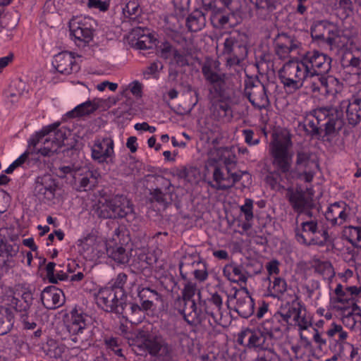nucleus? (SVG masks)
Segmentation results:
<instances>
[{
    "label": "nucleus",
    "instance_id": "4c0bfd02",
    "mask_svg": "<svg viewBox=\"0 0 361 361\" xmlns=\"http://www.w3.org/2000/svg\"><path fill=\"white\" fill-rule=\"evenodd\" d=\"M343 66L357 69V73L361 74V49H355L346 52L342 59Z\"/></svg>",
    "mask_w": 361,
    "mask_h": 361
},
{
    "label": "nucleus",
    "instance_id": "423d86ee",
    "mask_svg": "<svg viewBox=\"0 0 361 361\" xmlns=\"http://www.w3.org/2000/svg\"><path fill=\"white\" fill-rule=\"evenodd\" d=\"M99 216L104 219H123L133 222L137 215L133 204L124 195H116L106 201L99 211Z\"/></svg>",
    "mask_w": 361,
    "mask_h": 361
},
{
    "label": "nucleus",
    "instance_id": "72a5a7b5",
    "mask_svg": "<svg viewBox=\"0 0 361 361\" xmlns=\"http://www.w3.org/2000/svg\"><path fill=\"white\" fill-rule=\"evenodd\" d=\"M234 18L233 13H226L224 9L218 8L214 11L211 21L216 28H224L226 25L233 26L235 23L232 20Z\"/></svg>",
    "mask_w": 361,
    "mask_h": 361
},
{
    "label": "nucleus",
    "instance_id": "864d4df0",
    "mask_svg": "<svg viewBox=\"0 0 361 361\" xmlns=\"http://www.w3.org/2000/svg\"><path fill=\"white\" fill-rule=\"evenodd\" d=\"M90 177L87 175L80 179L78 190L87 191L92 190L95 186L97 183L96 177L93 176L92 171L90 172Z\"/></svg>",
    "mask_w": 361,
    "mask_h": 361
},
{
    "label": "nucleus",
    "instance_id": "8fccbe9b",
    "mask_svg": "<svg viewBox=\"0 0 361 361\" xmlns=\"http://www.w3.org/2000/svg\"><path fill=\"white\" fill-rule=\"evenodd\" d=\"M198 303L200 307V309L202 311L204 310V314H203L204 316L205 314H208L211 316L215 322H216V314H218L214 310V307L212 304H210V302L208 301L207 299L202 300L201 298V293L200 291H198Z\"/></svg>",
    "mask_w": 361,
    "mask_h": 361
},
{
    "label": "nucleus",
    "instance_id": "e2e57ef3",
    "mask_svg": "<svg viewBox=\"0 0 361 361\" xmlns=\"http://www.w3.org/2000/svg\"><path fill=\"white\" fill-rule=\"evenodd\" d=\"M229 268L231 269V271L233 274V276H237L238 279H236V282H243L246 283L247 280V277L243 274V268L240 266L237 265H229Z\"/></svg>",
    "mask_w": 361,
    "mask_h": 361
},
{
    "label": "nucleus",
    "instance_id": "13d9d810",
    "mask_svg": "<svg viewBox=\"0 0 361 361\" xmlns=\"http://www.w3.org/2000/svg\"><path fill=\"white\" fill-rule=\"evenodd\" d=\"M127 275L125 273H120L113 282L111 290L118 291V294L124 293L123 288L127 281Z\"/></svg>",
    "mask_w": 361,
    "mask_h": 361
},
{
    "label": "nucleus",
    "instance_id": "603ef678",
    "mask_svg": "<svg viewBox=\"0 0 361 361\" xmlns=\"http://www.w3.org/2000/svg\"><path fill=\"white\" fill-rule=\"evenodd\" d=\"M339 347L340 353L343 354V357L346 355V353H350V361H358L360 360L357 348H354L352 344L345 342L340 343Z\"/></svg>",
    "mask_w": 361,
    "mask_h": 361
},
{
    "label": "nucleus",
    "instance_id": "ddd939ff",
    "mask_svg": "<svg viewBox=\"0 0 361 361\" xmlns=\"http://www.w3.org/2000/svg\"><path fill=\"white\" fill-rule=\"evenodd\" d=\"M247 173L246 171H231V169H228L225 172L219 167L216 166L213 172V179L215 184H211V186L219 190H227L240 181L243 174Z\"/></svg>",
    "mask_w": 361,
    "mask_h": 361
},
{
    "label": "nucleus",
    "instance_id": "6ab92c4d",
    "mask_svg": "<svg viewBox=\"0 0 361 361\" xmlns=\"http://www.w3.org/2000/svg\"><path fill=\"white\" fill-rule=\"evenodd\" d=\"M40 300L44 307L48 310H55L62 306L65 302L63 291L54 286L46 287L41 293Z\"/></svg>",
    "mask_w": 361,
    "mask_h": 361
},
{
    "label": "nucleus",
    "instance_id": "49530a36",
    "mask_svg": "<svg viewBox=\"0 0 361 361\" xmlns=\"http://www.w3.org/2000/svg\"><path fill=\"white\" fill-rule=\"evenodd\" d=\"M149 194L151 195V201L157 202L164 209L166 208L167 206L170 204L169 200L168 198L169 195L164 193L159 188H157L152 190H150Z\"/></svg>",
    "mask_w": 361,
    "mask_h": 361
},
{
    "label": "nucleus",
    "instance_id": "dca6fc26",
    "mask_svg": "<svg viewBox=\"0 0 361 361\" xmlns=\"http://www.w3.org/2000/svg\"><path fill=\"white\" fill-rule=\"evenodd\" d=\"M287 197L294 211L299 214L306 209H312L314 207L312 194H307L302 189L288 190Z\"/></svg>",
    "mask_w": 361,
    "mask_h": 361
},
{
    "label": "nucleus",
    "instance_id": "c03bdc74",
    "mask_svg": "<svg viewBox=\"0 0 361 361\" xmlns=\"http://www.w3.org/2000/svg\"><path fill=\"white\" fill-rule=\"evenodd\" d=\"M256 361H280V356L269 345L261 349Z\"/></svg>",
    "mask_w": 361,
    "mask_h": 361
},
{
    "label": "nucleus",
    "instance_id": "9d476101",
    "mask_svg": "<svg viewBox=\"0 0 361 361\" xmlns=\"http://www.w3.org/2000/svg\"><path fill=\"white\" fill-rule=\"evenodd\" d=\"M92 159L99 164L115 163L114 142L111 137H97L91 147Z\"/></svg>",
    "mask_w": 361,
    "mask_h": 361
},
{
    "label": "nucleus",
    "instance_id": "2f4dec72",
    "mask_svg": "<svg viewBox=\"0 0 361 361\" xmlns=\"http://www.w3.org/2000/svg\"><path fill=\"white\" fill-rule=\"evenodd\" d=\"M118 291H114L109 288L99 289L96 299L97 303L101 306L105 311H111L114 300L117 297Z\"/></svg>",
    "mask_w": 361,
    "mask_h": 361
},
{
    "label": "nucleus",
    "instance_id": "c756f323",
    "mask_svg": "<svg viewBox=\"0 0 361 361\" xmlns=\"http://www.w3.org/2000/svg\"><path fill=\"white\" fill-rule=\"evenodd\" d=\"M334 109H336L341 112V129L343 128L344 121H343V111L345 110L346 117L348 122L350 125L353 126H355L357 123L361 121V110L355 108L353 110V106L350 104L348 103V101H342L339 105L333 106Z\"/></svg>",
    "mask_w": 361,
    "mask_h": 361
},
{
    "label": "nucleus",
    "instance_id": "5701e85b",
    "mask_svg": "<svg viewBox=\"0 0 361 361\" xmlns=\"http://www.w3.org/2000/svg\"><path fill=\"white\" fill-rule=\"evenodd\" d=\"M57 185L50 175L38 176L35 180V192L37 195H43L48 200L55 197Z\"/></svg>",
    "mask_w": 361,
    "mask_h": 361
},
{
    "label": "nucleus",
    "instance_id": "f8f14e48",
    "mask_svg": "<svg viewBox=\"0 0 361 361\" xmlns=\"http://www.w3.org/2000/svg\"><path fill=\"white\" fill-rule=\"evenodd\" d=\"M301 60L309 73H328L332 61L330 57L318 51L307 52Z\"/></svg>",
    "mask_w": 361,
    "mask_h": 361
},
{
    "label": "nucleus",
    "instance_id": "338daca9",
    "mask_svg": "<svg viewBox=\"0 0 361 361\" xmlns=\"http://www.w3.org/2000/svg\"><path fill=\"white\" fill-rule=\"evenodd\" d=\"M131 44L133 47L142 50L150 49L153 47L154 45L153 42H149L138 39H136L135 41L134 39H131Z\"/></svg>",
    "mask_w": 361,
    "mask_h": 361
},
{
    "label": "nucleus",
    "instance_id": "69168bd1",
    "mask_svg": "<svg viewBox=\"0 0 361 361\" xmlns=\"http://www.w3.org/2000/svg\"><path fill=\"white\" fill-rule=\"evenodd\" d=\"M55 267L56 263L49 262L45 268L47 272V277L49 279V281L51 283H57V279L54 274Z\"/></svg>",
    "mask_w": 361,
    "mask_h": 361
},
{
    "label": "nucleus",
    "instance_id": "4be33fe9",
    "mask_svg": "<svg viewBox=\"0 0 361 361\" xmlns=\"http://www.w3.org/2000/svg\"><path fill=\"white\" fill-rule=\"evenodd\" d=\"M334 23L328 20H320L311 27V36L313 39L319 42L325 43H336L335 39L331 38L332 34L336 33Z\"/></svg>",
    "mask_w": 361,
    "mask_h": 361
},
{
    "label": "nucleus",
    "instance_id": "79ce46f5",
    "mask_svg": "<svg viewBox=\"0 0 361 361\" xmlns=\"http://www.w3.org/2000/svg\"><path fill=\"white\" fill-rule=\"evenodd\" d=\"M213 102L214 114L219 118L232 117V110L229 103L231 101L211 100Z\"/></svg>",
    "mask_w": 361,
    "mask_h": 361
},
{
    "label": "nucleus",
    "instance_id": "ea45409f",
    "mask_svg": "<svg viewBox=\"0 0 361 361\" xmlns=\"http://www.w3.org/2000/svg\"><path fill=\"white\" fill-rule=\"evenodd\" d=\"M14 324V314L9 308L0 310V336L8 334Z\"/></svg>",
    "mask_w": 361,
    "mask_h": 361
},
{
    "label": "nucleus",
    "instance_id": "6e6d98bb",
    "mask_svg": "<svg viewBox=\"0 0 361 361\" xmlns=\"http://www.w3.org/2000/svg\"><path fill=\"white\" fill-rule=\"evenodd\" d=\"M257 9H265L268 12L274 11L276 6V2L271 0H250Z\"/></svg>",
    "mask_w": 361,
    "mask_h": 361
},
{
    "label": "nucleus",
    "instance_id": "7c9ffc66",
    "mask_svg": "<svg viewBox=\"0 0 361 361\" xmlns=\"http://www.w3.org/2000/svg\"><path fill=\"white\" fill-rule=\"evenodd\" d=\"M205 13L200 9H195L185 20V26L188 31L196 32L202 30L206 25Z\"/></svg>",
    "mask_w": 361,
    "mask_h": 361
},
{
    "label": "nucleus",
    "instance_id": "aec40b11",
    "mask_svg": "<svg viewBox=\"0 0 361 361\" xmlns=\"http://www.w3.org/2000/svg\"><path fill=\"white\" fill-rule=\"evenodd\" d=\"M18 295L20 296L21 299L14 295H8L6 299L7 305L16 312H27L34 300L32 290L28 288L22 287Z\"/></svg>",
    "mask_w": 361,
    "mask_h": 361
},
{
    "label": "nucleus",
    "instance_id": "09e8293b",
    "mask_svg": "<svg viewBox=\"0 0 361 361\" xmlns=\"http://www.w3.org/2000/svg\"><path fill=\"white\" fill-rule=\"evenodd\" d=\"M336 33L332 34V35L330 37L331 38L335 39L336 41V43H326L327 45L330 47L331 49H332L334 47L337 48H342L344 47L350 40L349 36L347 35L343 34V32L336 28H335Z\"/></svg>",
    "mask_w": 361,
    "mask_h": 361
},
{
    "label": "nucleus",
    "instance_id": "9b49d317",
    "mask_svg": "<svg viewBox=\"0 0 361 361\" xmlns=\"http://www.w3.org/2000/svg\"><path fill=\"white\" fill-rule=\"evenodd\" d=\"M244 94L255 108L265 109L270 104L267 89L259 80L253 81L249 79L246 81Z\"/></svg>",
    "mask_w": 361,
    "mask_h": 361
},
{
    "label": "nucleus",
    "instance_id": "7ed1b4c3",
    "mask_svg": "<svg viewBox=\"0 0 361 361\" xmlns=\"http://www.w3.org/2000/svg\"><path fill=\"white\" fill-rule=\"evenodd\" d=\"M219 60L208 59L202 66V73L210 85L208 97L210 100L231 101L234 97L233 84L226 73L220 71Z\"/></svg>",
    "mask_w": 361,
    "mask_h": 361
},
{
    "label": "nucleus",
    "instance_id": "412c9836",
    "mask_svg": "<svg viewBox=\"0 0 361 361\" xmlns=\"http://www.w3.org/2000/svg\"><path fill=\"white\" fill-rule=\"evenodd\" d=\"M88 22L95 24L94 21L90 18L80 21H71L69 25L71 35L75 39L81 42H89L91 41L93 37V29L92 24Z\"/></svg>",
    "mask_w": 361,
    "mask_h": 361
},
{
    "label": "nucleus",
    "instance_id": "a878e982",
    "mask_svg": "<svg viewBox=\"0 0 361 361\" xmlns=\"http://www.w3.org/2000/svg\"><path fill=\"white\" fill-rule=\"evenodd\" d=\"M186 260V257H183L178 264L180 277L183 280L185 281V283L184 284V287L182 290V300H193V296L196 293L198 295V291H200L197 289V283L188 280L187 278L188 271L184 269L185 268L186 269H188L190 264L187 263L185 262Z\"/></svg>",
    "mask_w": 361,
    "mask_h": 361
},
{
    "label": "nucleus",
    "instance_id": "c9c22d12",
    "mask_svg": "<svg viewBox=\"0 0 361 361\" xmlns=\"http://www.w3.org/2000/svg\"><path fill=\"white\" fill-rule=\"evenodd\" d=\"M276 314L277 316L280 315L286 323H288L290 318H293V320L297 319V318H299V314H301L300 304L294 302L292 303L286 302L281 307Z\"/></svg>",
    "mask_w": 361,
    "mask_h": 361
},
{
    "label": "nucleus",
    "instance_id": "680f3d73",
    "mask_svg": "<svg viewBox=\"0 0 361 361\" xmlns=\"http://www.w3.org/2000/svg\"><path fill=\"white\" fill-rule=\"evenodd\" d=\"M273 290L276 294H283L287 290V283L286 281L281 278L277 277L274 279L273 281Z\"/></svg>",
    "mask_w": 361,
    "mask_h": 361
},
{
    "label": "nucleus",
    "instance_id": "37998d69",
    "mask_svg": "<svg viewBox=\"0 0 361 361\" xmlns=\"http://www.w3.org/2000/svg\"><path fill=\"white\" fill-rule=\"evenodd\" d=\"M187 260L185 261L188 263L189 258L186 257ZM190 266L195 267V269L193 270L192 273L194 277L196 280L200 282H204L208 278V272L205 263L202 262L201 261H193L190 263Z\"/></svg>",
    "mask_w": 361,
    "mask_h": 361
},
{
    "label": "nucleus",
    "instance_id": "cd10ccee",
    "mask_svg": "<svg viewBox=\"0 0 361 361\" xmlns=\"http://www.w3.org/2000/svg\"><path fill=\"white\" fill-rule=\"evenodd\" d=\"M279 42L276 44V54L280 59H286L293 50L297 49L300 43L286 34H281L279 36Z\"/></svg>",
    "mask_w": 361,
    "mask_h": 361
},
{
    "label": "nucleus",
    "instance_id": "a19ab883",
    "mask_svg": "<svg viewBox=\"0 0 361 361\" xmlns=\"http://www.w3.org/2000/svg\"><path fill=\"white\" fill-rule=\"evenodd\" d=\"M123 317L128 319L130 318L133 320L141 322L145 318L144 312L145 311L142 308V305H139L136 303H128V307L126 309Z\"/></svg>",
    "mask_w": 361,
    "mask_h": 361
},
{
    "label": "nucleus",
    "instance_id": "de8ad7c7",
    "mask_svg": "<svg viewBox=\"0 0 361 361\" xmlns=\"http://www.w3.org/2000/svg\"><path fill=\"white\" fill-rule=\"evenodd\" d=\"M126 297L124 293L117 294V297H116L115 300H114V304L112 307V310L110 312H114L117 314H121L123 316L126 312V309L128 307V303L126 301Z\"/></svg>",
    "mask_w": 361,
    "mask_h": 361
},
{
    "label": "nucleus",
    "instance_id": "052dcab7",
    "mask_svg": "<svg viewBox=\"0 0 361 361\" xmlns=\"http://www.w3.org/2000/svg\"><path fill=\"white\" fill-rule=\"evenodd\" d=\"M210 302V304L214 306V310L219 314H221V310L223 306V300L221 296L218 293H213L210 298L207 299Z\"/></svg>",
    "mask_w": 361,
    "mask_h": 361
},
{
    "label": "nucleus",
    "instance_id": "a18cd8bd",
    "mask_svg": "<svg viewBox=\"0 0 361 361\" xmlns=\"http://www.w3.org/2000/svg\"><path fill=\"white\" fill-rule=\"evenodd\" d=\"M123 12L126 17L130 18L131 22H135L136 16L140 13L141 9L137 2L130 1L123 8Z\"/></svg>",
    "mask_w": 361,
    "mask_h": 361
},
{
    "label": "nucleus",
    "instance_id": "4d7b16f0",
    "mask_svg": "<svg viewBox=\"0 0 361 361\" xmlns=\"http://www.w3.org/2000/svg\"><path fill=\"white\" fill-rule=\"evenodd\" d=\"M225 151L228 154L227 156H224L223 162L225 169L228 170V169H231V171H241L236 169L237 161L235 154H231L227 149H226Z\"/></svg>",
    "mask_w": 361,
    "mask_h": 361
},
{
    "label": "nucleus",
    "instance_id": "f257e3e1",
    "mask_svg": "<svg viewBox=\"0 0 361 361\" xmlns=\"http://www.w3.org/2000/svg\"><path fill=\"white\" fill-rule=\"evenodd\" d=\"M341 112L333 106L318 107L306 116L302 128L310 138H322L324 141L331 142V138L341 130Z\"/></svg>",
    "mask_w": 361,
    "mask_h": 361
},
{
    "label": "nucleus",
    "instance_id": "2eb2a0df",
    "mask_svg": "<svg viewBox=\"0 0 361 361\" xmlns=\"http://www.w3.org/2000/svg\"><path fill=\"white\" fill-rule=\"evenodd\" d=\"M236 299V305L234 310L243 318H248L254 313L255 302L250 295L247 288L244 287L240 290H235L232 297L228 296L227 306L229 308V300Z\"/></svg>",
    "mask_w": 361,
    "mask_h": 361
},
{
    "label": "nucleus",
    "instance_id": "58836bf2",
    "mask_svg": "<svg viewBox=\"0 0 361 361\" xmlns=\"http://www.w3.org/2000/svg\"><path fill=\"white\" fill-rule=\"evenodd\" d=\"M106 254L109 257L119 264H126L129 261L126 249L121 245H106Z\"/></svg>",
    "mask_w": 361,
    "mask_h": 361
},
{
    "label": "nucleus",
    "instance_id": "c85d7f7f",
    "mask_svg": "<svg viewBox=\"0 0 361 361\" xmlns=\"http://www.w3.org/2000/svg\"><path fill=\"white\" fill-rule=\"evenodd\" d=\"M261 331L270 341H277L281 338L283 331L277 314H275L271 319L264 322L261 324Z\"/></svg>",
    "mask_w": 361,
    "mask_h": 361
},
{
    "label": "nucleus",
    "instance_id": "bf43d9fd",
    "mask_svg": "<svg viewBox=\"0 0 361 361\" xmlns=\"http://www.w3.org/2000/svg\"><path fill=\"white\" fill-rule=\"evenodd\" d=\"M87 6L89 8H96L104 12L109 9V3L102 0H87Z\"/></svg>",
    "mask_w": 361,
    "mask_h": 361
},
{
    "label": "nucleus",
    "instance_id": "f3484780",
    "mask_svg": "<svg viewBox=\"0 0 361 361\" xmlns=\"http://www.w3.org/2000/svg\"><path fill=\"white\" fill-rule=\"evenodd\" d=\"M13 241V240H12ZM19 246L16 243L7 240H0V269L7 272L14 266V257L17 255Z\"/></svg>",
    "mask_w": 361,
    "mask_h": 361
},
{
    "label": "nucleus",
    "instance_id": "0e129e2a",
    "mask_svg": "<svg viewBox=\"0 0 361 361\" xmlns=\"http://www.w3.org/2000/svg\"><path fill=\"white\" fill-rule=\"evenodd\" d=\"M228 57L226 58V65L228 68L235 67L237 66H240L241 61L246 57V56H240L237 54H227Z\"/></svg>",
    "mask_w": 361,
    "mask_h": 361
},
{
    "label": "nucleus",
    "instance_id": "f03ea898",
    "mask_svg": "<svg viewBox=\"0 0 361 361\" xmlns=\"http://www.w3.org/2000/svg\"><path fill=\"white\" fill-rule=\"evenodd\" d=\"M130 345L137 354H149L152 361H173L174 348L161 334L138 331Z\"/></svg>",
    "mask_w": 361,
    "mask_h": 361
},
{
    "label": "nucleus",
    "instance_id": "473e14b6",
    "mask_svg": "<svg viewBox=\"0 0 361 361\" xmlns=\"http://www.w3.org/2000/svg\"><path fill=\"white\" fill-rule=\"evenodd\" d=\"M248 343L245 345L248 348H260L261 349L269 345V343H267L268 340L264 332L261 331V326L257 329L252 330L247 329Z\"/></svg>",
    "mask_w": 361,
    "mask_h": 361
},
{
    "label": "nucleus",
    "instance_id": "39448f33",
    "mask_svg": "<svg viewBox=\"0 0 361 361\" xmlns=\"http://www.w3.org/2000/svg\"><path fill=\"white\" fill-rule=\"evenodd\" d=\"M298 224V221H296ZM296 240L305 246H324L329 241L326 229L320 228L317 219H307L294 228Z\"/></svg>",
    "mask_w": 361,
    "mask_h": 361
},
{
    "label": "nucleus",
    "instance_id": "5fc2aeb1",
    "mask_svg": "<svg viewBox=\"0 0 361 361\" xmlns=\"http://www.w3.org/2000/svg\"><path fill=\"white\" fill-rule=\"evenodd\" d=\"M240 212L244 214L246 221H250L254 218L253 200L249 198L245 199V204L240 207Z\"/></svg>",
    "mask_w": 361,
    "mask_h": 361
},
{
    "label": "nucleus",
    "instance_id": "bb28decb",
    "mask_svg": "<svg viewBox=\"0 0 361 361\" xmlns=\"http://www.w3.org/2000/svg\"><path fill=\"white\" fill-rule=\"evenodd\" d=\"M182 301L184 306L180 312L183 315L184 319L190 324H201L204 319V315L201 310H197L195 301L194 300Z\"/></svg>",
    "mask_w": 361,
    "mask_h": 361
},
{
    "label": "nucleus",
    "instance_id": "3c124183",
    "mask_svg": "<svg viewBox=\"0 0 361 361\" xmlns=\"http://www.w3.org/2000/svg\"><path fill=\"white\" fill-rule=\"evenodd\" d=\"M360 226H349L344 228L342 232V237L347 240L353 246L355 245Z\"/></svg>",
    "mask_w": 361,
    "mask_h": 361
},
{
    "label": "nucleus",
    "instance_id": "20e7f679",
    "mask_svg": "<svg viewBox=\"0 0 361 361\" xmlns=\"http://www.w3.org/2000/svg\"><path fill=\"white\" fill-rule=\"evenodd\" d=\"M59 126V123H54L43 128L39 133H37L35 138L30 141V145L35 147H37L39 143L43 144V147L37 148L42 156L51 157L58 154L63 146L66 133L62 129L57 130Z\"/></svg>",
    "mask_w": 361,
    "mask_h": 361
},
{
    "label": "nucleus",
    "instance_id": "4468645a",
    "mask_svg": "<svg viewBox=\"0 0 361 361\" xmlns=\"http://www.w3.org/2000/svg\"><path fill=\"white\" fill-rule=\"evenodd\" d=\"M247 35L243 32L235 31L225 39L223 54H237L247 56L248 49L246 44Z\"/></svg>",
    "mask_w": 361,
    "mask_h": 361
},
{
    "label": "nucleus",
    "instance_id": "774afa93",
    "mask_svg": "<svg viewBox=\"0 0 361 361\" xmlns=\"http://www.w3.org/2000/svg\"><path fill=\"white\" fill-rule=\"evenodd\" d=\"M347 101L348 104L352 105L353 109L357 108L361 110V89L356 92L350 99Z\"/></svg>",
    "mask_w": 361,
    "mask_h": 361
},
{
    "label": "nucleus",
    "instance_id": "6e6552de",
    "mask_svg": "<svg viewBox=\"0 0 361 361\" xmlns=\"http://www.w3.org/2000/svg\"><path fill=\"white\" fill-rule=\"evenodd\" d=\"M309 73L302 60L289 61L279 71V78L286 88L300 90L306 85Z\"/></svg>",
    "mask_w": 361,
    "mask_h": 361
},
{
    "label": "nucleus",
    "instance_id": "a211bd4d",
    "mask_svg": "<svg viewBox=\"0 0 361 361\" xmlns=\"http://www.w3.org/2000/svg\"><path fill=\"white\" fill-rule=\"evenodd\" d=\"M349 210L345 202H336L328 207L325 213L326 219L332 226H341L348 219Z\"/></svg>",
    "mask_w": 361,
    "mask_h": 361
},
{
    "label": "nucleus",
    "instance_id": "393cba45",
    "mask_svg": "<svg viewBox=\"0 0 361 361\" xmlns=\"http://www.w3.org/2000/svg\"><path fill=\"white\" fill-rule=\"evenodd\" d=\"M54 67L59 73L65 75L71 74L73 71H78L79 69L72 54L67 51L55 56Z\"/></svg>",
    "mask_w": 361,
    "mask_h": 361
},
{
    "label": "nucleus",
    "instance_id": "1a4fd4ad",
    "mask_svg": "<svg viewBox=\"0 0 361 361\" xmlns=\"http://www.w3.org/2000/svg\"><path fill=\"white\" fill-rule=\"evenodd\" d=\"M327 73H310L306 82L314 93L329 96L335 95L342 90V83L336 78L326 75Z\"/></svg>",
    "mask_w": 361,
    "mask_h": 361
},
{
    "label": "nucleus",
    "instance_id": "0eeeda50",
    "mask_svg": "<svg viewBox=\"0 0 361 361\" xmlns=\"http://www.w3.org/2000/svg\"><path fill=\"white\" fill-rule=\"evenodd\" d=\"M292 145L293 142L288 134L281 135L270 144L272 164L281 173H286L291 168L293 153L290 149Z\"/></svg>",
    "mask_w": 361,
    "mask_h": 361
},
{
    "label": "nucleus",
    "instance_id": "e433bc0d",
    "mask_svg": "<svg viewBox=\"0 0 361 361\" xmlns=\"http://www.w3.org/2000/svg\"><path fill=\"white\" fill-rule=\"evenodd\" d=\"M312 153L309 150L301 149L297 151L295 168L297 170L307 169L312 166L317 167V164L311 159Z\"/></svg>",
    "mask_w": 361,
    "mask_h": 361
},
{
    "label": "nucleus",
    "instance_id": "b1692460",
    "mask_svg": "<svg viewBox=\"0 0 361 361\" xmlns=\"http://www.w3.org/2000/svg\"><path fill=\"white\" fill-rule=\"evenodd\" d=\"M137 297L140 300L142 308L145 310H154L157 304L162 301L161 295L156 290L149 287H141L137 288Z\"/></svg>",
    "mask_w": 361,
    "mask_h": 361
},
{
    "label": "nucleus",
    "instance_id": "f704fd0d",
    "mask_svg": "<svg viewBox=\"0 0 361 361\" xmlns=\"http://www.w3.org/2000/svg\"><path fill=\"white\" fill-rule=\"evenodd\" d=\"M99 107V104L95 99L88 100L75 106L72 111L68 112L67 116L71 118L88 116L94 113Z\"/></svg>",
    "mask_w": 361,
    "mask_h": 361
}]
</instances>
